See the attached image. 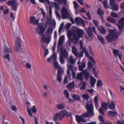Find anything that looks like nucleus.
I'll use <instances>...</instances> for the list:
<instances>
[{
    "label": "nucleus",
    "mask_w": 124,
    "mask_h": 124,
    "mask_svg": "<svg viewBox=\"0 0 124 124\" xmlns=\"http://www.w3.org/2000/svg\"><path fill=\"white\" fill-rule=\"evenodd\" d=\"M115 29L110 30L108 31L109 33L107 35L105 36V39L107 42L110 43L115 41L116 39L118 38L119 36L121 34H120L119 32H115Z\"/></svg>",
    "instance_id": "obj_1"
},
{
    "label": "nucleus",
    "mask_w": 124,
    "mask_h": 124,
    "mask_svg": "<svg viewBox=\"0 0 124 124\" xmlns=\"http://www.w3.org/2000/svg\"><path fill=\"white\" fill-rule=\"evenodd\" d=\"M84 33H85L83 30L77 28L76 32L73 35V41L75 44H77L78 42L79 39L83 37Z\"/></svg>",
    "instance_id": "obj_2"
},
{
    "label": "nucleus",
    "mask_w": 124,
    "mask_h": 124,
    "mask_svg": "<svg viewBox=\"0 0 124 124\" xmlns=\"http://www.w3.org/2000/svg\"><path fill=\"white\" fill-rule=\"evenodd\" d=\"M90 116H93L89 114V113L87 112V113L82 114L81 116L76 115L75 116V117L77 122L78 124H80V122H86V121L82 117H88Z\"/></svg>",
    "instance_id": "obj_3"
},
{
    "label": "nucleus",
    "mask_w": 124,
    "mask_h": 124,
    "mask_svg": "<svg viewBox=\"0 0 124 124\" xmlns=\"http://www.w3.org/2000/svg\"><path fill=\"white\" fill-rule=\"evenodd\" d=\"M86 108L88 113L92 116L94 115V107L92 103L90 101L87 102L86 106Z\"/></svg>",
    "instance_id": "obj_4"
},
{
    "label": "nucleus",
    "mask_w": 124,
    "mask_h": 124,
    "mask_svg": "<svg viewBox=\"0 0 124 124\" xmlns=\"http://www.w3.org/2000/svg\"><path fill=\"white\" fill-rule=\"evenodd\" d=\"M85 30L88 36L90 37H91L93 35L92 31L96 34L97 35L95 31L96 29L94 27H92V29L90 27L88 28H85Z\"/></svg>",
    "instance_id": "obj_5"
},
{
    "label": "nucleus",
    "mask_w": 124,
    "mask_h": 124,
    "mask_svg": "<svg viewBox=\"0 0 124 124\" xmlns=\"http://www.w3.org/2000/svg\"><path fill=\"white\" fill-rule=\"evenodd\" d=\"M117 24L120 34H122L123 29L124 28V17H122L119 20Z\"/></svg>",
    "instance_id": "obj_6"
},
{
    "label": "nucleus",
    "mask_w": 124,
    "mask_h": 124,
    "mask_svg": "<svg viewBox=\"0 0 124 124\" xmlns=\"http://www.w3.org/2000/svg\"><path fill=\"white\" fill-rule=\"evenodd\" d=\"M68 64H67V68H72L74 66V64L76 62V60L71 55L70 56V58L68 59Z\"/></svg>",
    "instance_id": "obj_7"
},
{
    "label": "nucleus",
    "mask_w": 124,
    "mask_h": 124,
    "mask_svg": "<svg viewBox=\"0 0 124 124\" xmlns=\"http://www.w3.org/2000/svg\"><path fill=\"white\" fill-rule=\"evenodd\" d=\"M61 15L63 19L69 18L70 17V14L68 13L67 9L65 7H63L61 10Z\"/></svg>",
    "instance_id": "obj_8"
},
{
    "label": "nucleus",
    "mask_w": 124,
    "mask_h": 124,
    "mask_svg": "<svg viewBox=\"0 0 124 124\" xmlns=\"http://www.w3.org/2000/svg\"><path fill=\"white\" fill-rule=\"evenodd\" d=\"M8 5L11 7V8L13 11H16L17 6L18 4H16V1L15 0H12L9 1L8 2Z\"/></svg>",
    "instance_id": "obj_9"
},
{
    "label": "nucleus",
    "mask_w": 124,
    "mask_h": 124,
    "mask_svg": "<svg viewBox=\"0 0 124 124\" xmlns=\"http://www.w3.org/2000/svg\"><path fill=\"white\" fill-rule=\"evenodd\" d=\"M58 51H60L61 53V54L60 56H61L65 58H67L68 56V54L67 52V51L66 49L63 50V47H61L60 48H58L57 50Z\"/></svg>",
    "instance_id": "obj_10"
},
{
    "label": "nucleus",
    "mask_w": 124,
    "mask_h": 124,
    "mask_svg": "<svg viewBox=\"0 0 124 124\" xmlns=\"http://www.w3.org/2000/svg\"><path fill=\"white\" fill-rule=\"evenodd\" d=\"M37 28L39 30H38L37 31L38 34L40 36L42 35L45 31L44 30V28L43 27V24L42 23H40L37 25Z\"/></svg>",
    "instance_id": "obj_11"
},
{
    "label": "nucleus",
    "mask_w": 124,
    "mask_h": 124,
    "mask_svg": "<svg viewBox=\"0 0 124 124\" xmlns=\"http://www.w3.org/2000/svg\"><path fill=\"white\" fill-rule=\"evenodd\" d=\"M16 46L15 48L16 51H19L21 49V42L20 39L19 38L16 39Z\"/></svg>",
    "instance_id": "obj_12"
},
{
    "label": "nucleus",
    "mask_w": 124,
    "mask_h": 124,
    "mask_svg": "<svg viewBox=\"0 0 124 124\" xmlns=\"http://www.w3.org/2000/svg\"><path fill=\"white\" fill-rule=\"evenodd\" d=\"M73 68H67V75L69 76V78L70 79V69L71 70L72 72V75L73 78H74L76 76V72L74 71L73 69Z\"/></svg>",
    "instance_id": "obj_13"
},
{
    "label": "nucleus",
    "mask_w": 124,
    "mask_h": 124,
    "mask_svg": "<svg viewBox=\"0 0 124 124\" xmlns=\"http://www.w3.org/2000/svg\"><path fill=\"white\" fill-rule=\"evenodd\" d=\"M64 118L63 116L60 112L58 113H56L53 118L54 121L57 120V119L60 120H62Z\"/></svg>",
    "instance_id": "obj_14"
},
{
    "label": "nucleus",
    "mask_w": 124,
    "mask_h": 124,
    "mask_svg": "<svg viewBox=\"0 0 124 124\" xmlns=\"http://www.w3.org/2000/svg\"><path fill=\"white\" fill-rule=\"evenodd\" d=\"M47 38H45V35H44L43 36L41 41L42 42H46L47 44H48L50 42L51 40V36H48Z\"/></svg>",
    "instance_id": "obj_15"
},
{
    "label": "nucleus",
    "mask_w": 124,
    "mask_h": 124,
    "mask_svg": "<svg viewBox=\"0 0 124 124\" xmlns=\"http://www.w3.org/2000/svg\"><path fill=\"white\" fill-rule=\"evenodd\" d=\"M67 89L69 91H71L72 89H74V82L73 80L72 82L69 83L66 86Z\"/></svg>",
    "instance_id": "obj_16"
},
{
    "label": "nucleus",
    "mask_w": 124,
    "mask_h": 124,
    "mask_svg": "<svg viewBox=\"0 0 124 124\" xmlns=\"http://www.w3.org/2000/svg\"><path fill=\"white\" fill-rule=\"evenodd\" d=\"M64 118L67 116H71L72 114L70 112H67L65 110H64L60 112Z\"/></svg>",
    "instance_id": "obj_17"
},
{
    "label": "nucleus",
    "mask_w": 124,
    "mask_h": 124,
    "mask_svg": "<svg viewBox=\"0 0 124 124\" xmlns=\"http://www.w3.org/2000/svg\"><path fill=\"white\" fill-rule=\"evenodd\" d=\"M72 49L73 54L76 57H78V50L77 48L74 46H73Z\"/></svg>",
    "instance_id": "obj_18"
},
{
    "label": "nucleus",
    "mask_w": 124,
    "mask_h": 124,
    "mask_svg": "<svg viewBox=\"0 0 124 124\" xmlns=\"http://www.w3.org/2000/svg\"><path fill=\"white\" fill-rule=\"evenodd\" d=\"M90 83L91 86V87H93L94 86V85L96 82V80L95 78L91 76L90 77Z\"/></svg>",
    "instance_id": "obj_19"
},
{
    "label": "nucleus",
    "mask_w": 124,
    "mask_h": 124,
    "mask_svg": "<svg viewBox=\"0 0 124 124\" xmlns=\"http://www.w3.org/2000/svg\"><path fill=\"white\" fill-rule=\"evenodd\" d=\"M83 74L85 79L88 80L90 76V73L86 70H84L83 71Z\"/></svg>",
    "instance_id": "obj_20"
},
{
    "label": "nucleus",
    "mask_w": 124,
    "mask_h": 124,
    "mask_svg": "<svg viewBox=\"0 0 124 124\" xmlns=\"http://www.w3.org/2000/svg\"><path fill=\"white\" fill-rule=\"evenodd\" d=\"M53 31V30L51 26L48 27L46 32V34L47 36H50V35H51L52 34Z\"/></svg>",
    "instance_id": "obj_21"
},
{
    "label": "nucleus",
    "mask_w": 124,
    "mask_h": 124,
    "mask_svg": "<svg viewBox=\"0 0 124 124\" xmlns=\"http://www.w3.org/2000/svg\"><path fill=\"white\" fill-rule=\"evenodd\" d=\"M109 103V101L107 103L103 101L101 104L102 108H103V110H105V111H106L107 109V106L108 105Z\"/></svg>",
    "instance_id": "obj_22"
},
{
    "label": "nucleus",
    "mask_w": 124,
    "mask_h": 124,
    "mask_svg": "<svg viewBox=\"0 0 124 124\" xmlns=\"http://www.w3.org/2000/svg\"><path fill=\"white\" fill-rule=\"evenodd\" d=\"M56 108L59 110L64 109L65 108V105L63 103L57 104L56 105Z\"/></svg>",
    "instance_id": "obj_23"
},
{
    "label": "nucleus",
    "mask_w": 124,
    "mask_h": 124,
    "mask_svg": "<svg viewBox=\"0 0 124 124\" xmlns=\"http://www.w3.org/2000/svg\"><path fill=\"white\" fill-rule=\"evenodd\" d=\"M98 98L97 96H96L95 97L94 101V105L96 109H97L98 107L99 106V104L98 101Z\"/></svg>",
    "instance_id": "obj_24"
},
{
    "label": "nucleus",
    "mask_w": 124,
    "mask_h": 124,
    "mask_svg": "<svg viewBox=\"0 0 124 124\" xmlns=\"http://www.w3.org/2000/svg\"><path fill=\"white\" fill-rule=\"evenodd\" d=\"M113 52L114 55L116 57L117 56H118L119 55H120L122 54V53H120L118 50L116 49H113Z\"/></svg>",
    "instance_id": "obj_25"
},
{
    "label": "nucleus",
    "mask_w": 124,
    "mask_h": 124,
    "mask_svg": "<svg viewBox=\"0 0 124 124\" xmlns=\"http://www.w3.org/2000/svg\"><path fill=\"white\" fill-rule=\"evenodd\" d=\"M117 114V112L115 111H109L108 112V115L110 116L115 117Z\"/></svg>",
    "instance_id": "obj_26"
},
{
    "label": "nucleus",
    "mask_w": 124,
    "mask_h": 124,
    "mask_svg": "<svg viewBox=\"0 0 124 124\" xmlns=\"http://www.w3.org/2000/svg\"><path fill=\"white\" fill-rule=\"evenodd\" d=\"M97 36L101 43L103 44L105 43V42L103 37L101 36L97 35Z\"/></svg>",
    "instance_id": "obj_27"
},
{
    "label": "nucleus",
    "mask_w": 124,
    "mask_h": 124,
    "mask_svg": "<svg viewBox=\"0 0 124 124\" xmlns=\"http://www.w3.org/2000/svg\"><path fill=\"white\" fill-rule=\"evenodd\" d=\"M86 83L83 81H81L80 83V85H82L80 87V89L81 90H84L85 89V87L86 85Z\"/></svg>",
    "instance_id": "obj_28"
},
{
    "label": "nucleus",
    "mask_w": 124,
    "mask_h": 124,
    "mask_svg": "<svg viewBox=\"0 0 124 124\" xmlns=\"http://www.w3.org/2000/svg\"><path fill=\"white\" fill-rule=\"evenodd\" d=\"M107 20L108 22L112 23H115L117 22L114 18L110 16L107 17Z\"/></svg>",
    "instance_id": "obj_29"
},
{
    "label": "nucleus",
    "mask_w": 124,
    "mask_h": 124,
    "mask_svg": "<svg viewBox=\"0 0 124 124\" xmlns=\"http://www.w3.org/2000/svg\"><path fill=\"white\" fill-rule=\"evenodd\" d=\"M97 14L101 17L104 14V12L103 10L99 8L97 10Z\"/></svg>",
    "instance_id": "obj_30"
},
{
    "label": "nucleus",
    "mask_w": 124,
    "mask_h": 124,
    "mask_svg": "<svg viewBox=\"0 0 124 124\" xmlns=\"http://www.w3.org/2000/svg\"><path fill=\"white\" fill-rule=\"evenodd\" d=\"M85 63L84 62H82V65L78 66L79 70L80 71H82L83 69L85 67Z\"/></svg>",
    "instance_id": "obj_31"
},
{
    "label": "nucleus",
    "mask_w": 124,
    "mask_h": 124,
    "mask_svg": "<svg viewBox=\"0 0 124 124\" xmlns=\"http://www.w3.org/2000/svg\"><path fill=\"white\" fill-rule=\"evenodd\" d=\"M83 72H81L79 73H78L77 75V78L78 79L82 81H83L82 76Z\"/></svg>",
    "instance_id": "obj_32"
},
{
    "label": "nucleus",
    "mask_w": 124,
    "mask_h": 124,
    "mask_svg": "<svg viewBox=\"0 0 124 124\" xmlns=\"http://www.w3.org/2000/svg\"><path fill=\"white\" fill-rule=\"evenodd\" d=\"M82 19L80 17H78L75 18V21L76 23L79 24H81V22Z\"/></svg>",
    "instance_id": "obj_33"
},
{
    "label": "nucleus",
    "mask_w": 124,
    "mask_h": 124,
    "mask_svg": "<svg viewBox=\"0 0 124 124\" xmlns=\"http://www.w3.org/2000/svg\"><path fill=\"white\" fill-rule=\"evenodd\" d=\"M109 108L111 110H113L115 108V104L114 101H112L109 106Z\"/></svg>",
    "instance_id": "obj_34"
},
{
    "label": "nucleus",
    "mask_w": 124,
    "mask_h": 124,
    "mask_svg": "<svg viewBox=\"0 0 124 124\" xmlns=\"http://www.w3.org/2000/svg\"><path fill=\"white\" fill-rule=\"evenodd\" d=\"M72 97L74 100H79L80 99V96L78 94H74Z\"/></svg>",
    "instance_id": "obj_35"
},
{
    "label": "nucleus",
    "mask_w": 124,
    "mask_h": 124,
    "mask_svg": "<svg viewBox=\"0 0 124 124\" xmlns=\"http://www.w3.org/2000/svg\"><path fill=\"white\" fill-rule=\"evenodd\" d=\"M54 67L55 69H58L61 66H60L57 61H54Z\"/></svg>",
    "instance_id": "obj_36"
},
{
    "label": "nucleus",
    "mask_w": 124,
    "mask_h": 124,
    "mask_svg": "<svg viewBox=\"0 0 124 124\" xmlns=\"http://www.w3.org/2000/svg\"><path fill=\"white\" fill-rule=\"evenodd\" d=\"M58 72L57 74L62 75L64 72V70L63 68L61 67L59 68L58 69Z\"/></svg>",
    "instance_id": "obj_37"
},
{
    "label": "nucleus",
    "mask_w": 124,
    "mask_h": 124,
    "mask_svg": "<svg viewBox=\"0 0 124 124\" xmlns=\"http://www.w3.org/2000/svg\"><path fill=\"white\" fill-rule=\"evenodd\" d=\"M4 51L5 53H9L11 52V50L10 48H8L7 47H5Z\"/></svg>",
    "instance_id": "obj_38"
},
{
    "label": "nucleus",
    "mask_w": 124,
    "mask_h": 124,
    "mask_svg": "<svg viewBox=\"0 0 124 124\" xmlns=\"http://www.w3.org/2000/svg\"><path fill=\"white\" fill-rule=\"evenodd\" d=\"M73 4L74 5V8L76 12V14L77 13V9L78 8V5L77 3L75 1L73 2Z\"/></svg>",
    "instance_id": "obj_39"
},
{
    "label": "nucleus",
    "mask_w": 124,
    "mask_h": 124,
    "mask_svg": "<svg viewBox=\"0 0 124 124\" xmlns=\"http://www.w3.org/2000/svg\"><path fill=\"white\" fill-rule=\"evenodd\" d=\"M117 5L116 3L115 0H110L109 5L113 7Z\"/></svg>",
    "instance_id": "obj_40"
},
{
    "label": "nucleus",
    "mask_w": 124,
    "mask_h": 124,
    "mask_svg": "<svg viewBox=\"0 0 124 124\" xmlns=\"http://www.w3.org/2000/svg\"><path fill=\"white\" fill-rule=\"evenodd\" d=\"M102 3L104 7L107 8H108V5L107 1L106 0H104L102 2Z\"/></svg>",
    "instance_id": "obj_41"
},
{
    "label": "nucleus",
    "mask_w": 124,
    "mask_h": 124,
    "mask_svg": "<svg viewBox=\"0 0 124 124\" xmlns=\"http://www.w3.org/2000/svg\"><path fill=\"white\" fill-rule=\"evenodd\" d=\"M64 24L63 23H62L60 25L59 29V33L61 34V33L62 30L63 28Z\"/></svg>",
    "instance_id": "obj_42"
},
{
    "label": "nucleus",
    "mask_w": 124,
    "mask_h": 124,
    "mask_svg": "<svg viewBox=\"0 0 124 124\" xmlns=\"http://www.w3.org/2000/svg\"><path fill=\"white\" fill-rule=\"evenodd\" d=\"M103 85L101 81L100 80H98L97 82V87H100L102 86Z\"/></svg>",
    "instance_id": "obj_43"
},
{
    "label": "nucleus",
    "mask_w": 124,
    "mask_h": 124,
    "mask_svg": "<svg viewBox=\"0 0 124 124\" xmlns=\"http://www.w3.org/2000/svg\"><path fill=\"white\" fill-rule=\"evenodd\" d=\"M75 32H73L72 33L69 31H68L67 34V36L68 38L69 39H70V38H71V37L72 36H73V35Z\"/></svg>",
    "instance_id": "obj_44"
},
{
    "label": "nucleus",
    "mask_w": 124,
    "mask_h": 124,
    "mask_svg": "<svg viewBox=\"0 0 124 124\" xmlns=\"http://www.w3.org/2000/svg\"><path fill=\"white\" fill-rule=\"evenodd\" d=\"M31 110L32 111L33 113H36L37 111V109L36 108L35 105L33 106L31 108Z\"/></svg>",
    "instance_id": "obj_45"
},
{
    "label": "nucleus",
    "mask_w": 124,
    "mask_h": 124,
    "mask_svg": "<svg viewBox=\"0 0 124 124\" xmlns=\"http://www.w3.org/2000/svg\"><path fill=\"white\" fill-rule=\"evenodd\" d=\"M63 45V41L59 40L58 42V47L57 50L58 49V48L61 47H63L62 46Z\"/></svg>",
    "instance_id": "obj_46"
},
{
    "label": "nucleus",
    "mask_w": 124,
    "mask_h": 124,
    "mask_svg": "<svg viewBox=\"0 0 124 124\" xmlns=\"http://www.w3.org/2000/svg\"><path fill=\"white\" fill-rule=\"evenodd\" d=\"M55 13L56 17L58 18L59 20H60L61 18V16L59 12L57 11H56Z\"/></svg>",
    "instance_id": "obj_47"
},
{
    "label": "nucleus",
    "mask_w": 124,
    "mask_h": 124,
    "mask_svg": "<svg viewBox=\"0 0 124 124\" xmlns=\"http://www.w3.org/2000/svg\"><path fill=\"white\" fill-rule=\"evenodd\" d=\"M64 93L66 97L68 98L69 97V94L68 91L66 90H65L64 91Z\"/></svg>",
    "instance_id": "obj_48"
},
{
    "label": "nucleus",
    "mask_w": 124,
    "mask_h": 124,
    "mask_svg": "<svg viewBox=\"0 0 124 124\" xmlns=\"http://www.w3.org/2000/svg\"><path fill=\"white\" fill-rule=\"evenodd\" d=\"M66 46L67 47L70 46H71V42L70 39H69L68 41H67L66 43Z\"/></svg>",
    "instance_id": "obj_49"
},
{
    "label": "nucleus",
    "mask_w": 124,
    "mask_h": 124,
    "mask_svg": "<svg viewBox=\"0 0 124 124\" xmlns=\"http://www.w3.org/2000/svg\"><path fill=\"white\" fill-rule=\"evenodd\" d=\"M59 59L60 62L61 64H64L65 63L64 58L63 57H62L61 56H60Z\"/></svg>",
    "instance_id": "obj_50"
},
{
    "label": "nucleus",
    "mask_w": 124,
    "mask_h": 124,
    "mask_svg": "<svg viewBox=\"0 0 124 124\" xmlns=\"http://www.w3.org/2000/svg\"><path fill=\"white\" fill-rule=\"evenodd\" d=\"M111 16L112 17L114 18L117 17H118V15L117 14L113 12H111Z\"/></svg>",
    "instance_id": "obj_51"
},
{
    "label": "nucleus",
    "mask_w": 124,
    "mask_h": 124,
    "mask_svg": "<svg viewBox=\"0 0 124 124\" xmlns=\"http://www.w3.org/2000/svg\"><path fill=\"white\" fill-rule=\"evenodd\" d=\"M52 58L54 61H56L57 56L56 54L55 53H53L52 54Z\"/></svg>",
    "instance_id": "obj_52"
},
{
    "label": "nucleus",
    "mask_w": 124,
    "mask_h": 124,
    "mask_svg": "<svg viewBox=\"0 0 124 124\" xmlns=\"http://www.w3.org/2000/svg\"><path fill=\"white\" fill-rule=\"evenodd\" d=\"M88 66L89 68L90 69H92L93 67V64L90 61L88 63Z\"/></svg>",
    "instance_id": "obj_53"
},
{
    "label": "nucleus",
    "mask_w": 124,
    "mask_h": 124,
    "mask_svg": "<svg viewBox=\"0 0 124 124\" xmlns=\"http://www.w3.org/2000/svg\"><path fill=\"white\" fill-rule=\"evenodd\" d=\"M111 8L113 10H115L116 11H117L118 9V7L117 5L112 7Z\"/></svg>",
    "instance_id": "obj_54"
},
{
    "label": "nucleus",
    "mask_w": 124,
    "mask_h": 124,
    "mask_svg": "<svg viewBox=\"0 0 124 124\" xmlns=\"http://www.w3.org/2000/svg\"><path fill=\"white\" fill-rule=\"evenodd\" d=\"M61 75H60L57 74V79L58 81L60 82L62 81V78L61 77Z\"/></svg>",
    "instance_id": "obj_55"
},
{
    "label": "nucleus",
    "mask_w": 124,
    "mask_h": 124,
    "mask_svg": "<svg viewBox=\"0 0 124 124\" xmlns=\"http://www.w3.org/2000/svg\"><path fill=\"white\" fill-rule=\"evenodd\" d=\"M104 110H103V108H100L99 109V113L103 115H105V113L103 112Z\"/></svg>",
    "instance_id": "obj_56"
},
{
    "label": "nucleus",
    "mask_w": 124,
    "mask_h": 124,
    "mask_svg": "<svg viewBox=\"0 0 124 124\" xmlns=\"http://www.w3.org/2000/svg\"><path fill=\"white\" fill-rule=\"evenodd\" d=\"M3 57L4 58L7 59L9 61H10V55L9 54H8L6 55L3 56Z\"/></svg>",
    "instance_id": "obj_57"
},
{
    "label": "nucleus",
    "mask_w": 124,
    "mask_h": 124,
    "mask_svg": "<svg viewBox=\"0 0 124 124\" xmlns=\"http://www.w3.org/2000/svg\"><path fill=\"white\" fill-rule=\"evenodd\" d=\"M82 97L86 100H88L89 98V95L88 94H83Z\"/></svg>",
    "instance_id": "obj_58"
},
{
    "label": "nucleus",
    "mask_w": 124,
    "mask_h": 124,
    "mask_svg": "<svg viewBox=\"0 0 124 124\" xmlns=\"http://www.w3.org/2000/svg\"><path fill=\"white\" fill-rule=\"evenodd\" d=\"M35 19V17L34 16H31L30 17V23H33L34 20Z\"/></svg>",
    "instance_id": "obj_59"
},
{
    "label": "nucleus",
    "mask_w": 124,
    "mask_h": 124,
    "mask_svg": "<svg viewBox=\"0 0 124 124\" xmlns=\"http://www.w3.org/2000/svg\"><path fill=\"white\" fill-rule=\"evenodd\" d=\"M99 119L100 121L101 122L103 123H105V122L104 120H103V117L102 116H100L99 117Z\"/></svg>",
    "instance_id": "obj_60"
},
{
    "label": "nucleus",
    "mask_w": 124,
    "mask_h": 124,
    "mask_svg": "<svg viewBox=\"0 0 124 124\" xmlns=\"http://www.w3.org/2000/svg\"><path fill=\"white\" fill-rule=\"evenodd\" d=\"M93 91L94 90L93 89H87L86 90V91L89 93L91 94H93Z\"/></svg>",
    "instance_id": "obj_61"
},
{
    "label": "nucleus",
    "mask_w": 124,
    "mask_h": 124,
    "mask_svg": "<svg viewBox=\"0 0 124 124\" xmlns=\"http://www.w3.org/2000/svg\"><path fill=\"white\" fill-rule=\"evenodd\" d=\"M71 26V24L68 23L65 25V27L66 29H68Z\"/></svg>",
    "instance_id": "obj_62"
},
{
    "label": "nucleus",
    "mask_w": 124,
    "mask_h": 124,
    "mask_svg": "<svg viewBox=\"0 0 124 124\" xmlns=\"http://www.w3.org/2000/svg\"><path fill=\"white\" fill-rule=\"evenodd\" d=\"M63 83L64 84L67 83L68 80H67V76H65L63 81Z\"/></svg>",
    "instance_id": "obj_63"
},
{
    "label": "nucleus",
    "mask_w": 124,
    "mask_h": 124,
    "mask_svg": "<svg viewBox=\"0 0 124 124\" xmlns=\"http://www.w3.org/2000/svg\"><path fill=\"white\" fill-rule=\"evenodd\" d=\"M98 27V30L100 31H101L104 28L103 26L102 25L99 26H98V27Z\"/></svg>",
    "instance_id": "obj_64"
}]
</instances>
